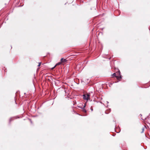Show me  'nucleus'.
Listing matches in <instances>:
<instances>
[{
  "instance_id": "f257e3e1",
  "label": "nucleus",
  "mask_w": 150,
  "mask_h": 150,
  "mask_svg": "<svg viewBox=\"0 0 150 150\" xmlns=\"http://www.w3.org/2000/svg\"><path fill=\"white\" fill-rule=\"evenodd\" d=\"M90 94L87 93L83 95V98L84 100H88L90 98Z\"/></svg>"
},
{
  "instance_id": "f03ea898",
  "label": "nucleus",
  "mask_w": 150,
  "mask_h": 150,
  "mask_svg": "<svg viewBox=\"0 0 150 150\" xmlns=\"http://www.w3.org/2000/svg\"><path fill=\"white\" fill-rule=\"evenodd\" d=\"M117 74H118V76H116V73H114L112 75L113 76H115V77L117 78V79L118 80L120 79H121V76L120 75V71L119 70L118 71V72H117Z\"/></svg>"
},
{
  "instance_id": "7ed1b4c3",
  "label": "nucleus",
  "mask_w": 150,
  "mask_h": 150,
  "mask_svg": "<svg viewBox=\"0 0 150 150\" xmlns=\"http://www.w3.org/2000/svg\"><path fill=\"white\" fill-rule=\"evenodd\" d=\"M67 61V60L66 59H64L63 58H62L61 59V61L62 62H64Z\"/></svg>"
},
{
  "instance_id": "20e7f679",
  "label": "nucleus",
  "mask_w": 150,
  "mask_h": 150,
  "mask_svg": "<svg viewBox=\"0 0 150 150\" xmlns=\"http://www.w3.org/2000/svg\"><path fill=\"white\" fill-rule=\"evenodd\" d=\"M61 63H62L61 62H59L57 63L56 64V65L54 66V67L53 68V69H54L56 66L60 65L61 64Z\"/></svg>"
},
{
  "instance_id": "39448f33",
  "label": "nucleus",
  "mask_w": 150,
  "mask_h": 150,
  "mask_svg": "<svg viewBox=\"0 0 150 150\" xmlns=\"http://www.w3.org/2000/svg\"><path fill=\"white\" fill-rule=\"evenodd\" d=\"M83 111L84 112H86V110L84 108H83Z\"/></svg>"
},
{
  "instance_id": "423d86ee",
  "label": "nucleus",
  "mask_w": 150,
  "mask_h": 150,
  "mask_svg": "<svg viewBox=\"0 0 150 150\" xmlns=\"http://www.w3.org/2000/svg\"><path fill=\"white\" fill-rule=\"evenodd\" d=\"M41 64V62L39 63V64L38 65V66L39 67L40 65Z\"/></svg>"
},
{
  "instance_id": "0eeeda50",
  "label": "nucleus",
  "mask_w": 150,
  "mask_h": 150,
  "mask_svg": "<svg viewBox=\"0 0 150 150\" xmlns=\"http://www.w3.org/2000/svg\"><path fill=\"white\" fill-rule=\"evenodd\" d=\"M142 129V132H141V133H143V132H144V128H143Z\"/></svg>"
},
{
  "instance_id": "6e6552de",
  "label": "nucleus",
  "mask_w": 150,
  "mask_h": 150,
  "mask_svg": "<svg viewBox=\"0 0 150 150\" xmlns=\"http://www.w3.org/2000/svg\"><path fill=\"white\" fill-rule=\"evenodd\" d=\"M86 104H85V105L83 107V108H84L86 107Z\"/></svg>"
},
{
  "instance_id": "1a4fd4ad",
  "label": "nucleus",
  "mask_w": 150,
  "mask_h": 150,
  "mask_svg": "<svg viewBox=\"0 0 150 150\" xmlns=\"http://www.w3.org/2000/svg\"><path fill=\"white\" fill-rule=\"evenodd\" d=\"M91 111H93V109H92V107H91Z\"/></svg>"
},
{
  "instance_id": "9d476101",
  "label": "nucleus",
  "mask_w": 150,
  "mask_h": 150,
  "mask_svg": "<svg viewBox=\"0 0 150 150\" xmlns=\"http://www.w3.org/2000/svg\"><path fill=\"white\" fill-rule=\"evenodd\" d=\"M11 119H10L9 120V122H11Z\"/></svg>"
}]
</instances>
